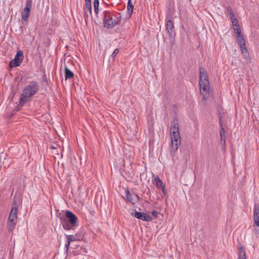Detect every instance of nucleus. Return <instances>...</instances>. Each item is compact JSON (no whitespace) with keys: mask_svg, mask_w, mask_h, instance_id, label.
Listing matches in <instances>:
<instances>
[{"mask_svg":"<svg viewBox=\"0 0 259 259\" xmlns=\"http://www.w3.org/2000/svg\"><path fill=\"white\" fill-rule=\"evenodd\" d=\"M206 98H203V100H206Z\"/></svg>","mask_w":259,"mask_h":259,"instance_id":"c9c22d12","label":"nucleus"},{"mask_svg":"<svg viewBox=\"0 0 259 259\" xmlns=\"http://www.w3.org/2000/svg\"><path fill=\"white\" fill-rule=\"evenodd\" d=\"M39 90L38 82L35 81L30 82L29 84L26 86L23 90L21 97H31L34 95Z\"/></svg>","mask_w":259,"mask_h":259,"instance_id":"39448f33","label":"nucleus"},{"mask_svg":"<svg viewBox=\"0 0 259 259\" xmlns=\"http://www.w3.org/2000/svg\"><path fill=\"white\" fill-rule=\"evenodd\" d=\"M118 53H119V50L118 49H115L111 55L112 57L113 58H114L116 57V56L118 54Z\"/></svg>","mask_w":259,"mask_h":259,"instance_id":"bb28decb","label":"nucleus"},{"mask_svg":"<svg viewBox=\"0 0 259 259\" xmlns=\"http://www.w3.org/2000/svg\"><path fill=\"white\" fill-rule=\"evenodd\" d=\"M13 206L11 210L8 221V228L10 232H12L16 225L17 219V208L16 206V202L14 201Z\"/></svg>","mask_w":259,"mask_h":259,"instance_id":"20e7f679","label":"nucleus"},{"mask_svg":"<svg viewBox=\"0 0 259 259\" xmlns=\"http://www.w3.org/2000/svg\"><path fill=\"white\" fill-rule=\"evenodd\" d=\"M132 215L139 220L146 222H150L152 220L151 217L148 213L144 212H139L136 210H134Z\"/></svg>","mask_w":259,"mask_h":259,"instance_id":"1a4fd4ad","label":"nucleus"},{"mask_svg":"<svg viewBox=\"0 0 259 259\" xmlns=\"http://www.w3.org/2000/svg\"><path fill=\"white\" fill-rule=\"evenodd\" d=\"M23 54L22 51H18L14 59L11 60L9 63V67L12 68L15 67L19 66L21 64L23 59Z\"/></svg>","mask_w":259,"mask_h":259,"instance_id":"0eeeda50","label":"nucleus"},{"mask_svg":"<svg viewBox=\"0 0 259 259\" xmlns=\"http://www.w3.org/2000/svg\"><path fill=\"white\" fill-rule=\"evenodd\" d=\"M13 117L12 115L11 114H10L7 115V118L8 119H10Z\"/></svg>","mask_w":259,"mask_h":259,"instance_id":"2f4dec72","label":"nucleus"},{"mask_svg":"<svg viewBox=\"0 0 259 259\" xmlns=\"http://www.w3.org/2000/svg\"><path fill=\"white\" fill-rule=\"evenodd\" d=\"M170 131L171 139V152H175L178 150L181 142L179 122L176 117H174L171 122Z\"/></svg>","mask_w":259,"mask_h":259,"instance_id":"f03ea898","label":"nucleus"},{"mask_svg":"<svg viewBox=\"0 0 259 259\" xmlns=\"http://www.w3.org/2000/svg\"><path fill=\"white\" fill-rule=\"evenodd\" d=\"M28 99L29 98H20L19 104L12 110L10 114H11L13 116L15 114L16 112L19 111L21 107L29 101Z\"/></svg>","mask_w":259,"mask_h":259,"instance_id":"ddd939ff","label":"nucleus"},{"mask_svg":"<svg viewBox=\"0 0 259 259\" xmlns=\"http://www.w3.org/2000/svg\"><path fill=\"white\" fill-rule=\"evenodd\" d=\"M159 189H160L162 192V193H163L164 195H166V190H165V186L164 185L163 186L159 188Z\"/></svg>","mask_w":259,"mask_h":259,"instance_id":"c85d7f7f","label":"nucleus"},{"mask_svg":"<svg viewBox=\"0 0 259 259\" xmlns=\"http://www.w3.org/2000/svg\"><path fill=\"white\" fill-rule=\"evenodd\" d=\"M85 1H91V0H85Z\"/></svg>","mask_w":259,"mask_h":259,"instance_id":"4c0bfd02","label":"nucleus"},{"mask_svg":"<svg viewBox=\"0 0 259 259\" xmlns=\"http://www.w3.org/2000/svg\"><path fill=\"white\" fill-rule=\"evenodd\" d=\"M99 0H94V10H95V12L96 14H98L99 13Z\"/></svg>","mask_w":259,"mask_h":259,"instance_id":"4be33fe9","label":"nucleus"},{"mask_svg":"<svg viewBox=\"0 0 259 259\" xmlns=\"http://www.w3.org/2000/svg\"><path fill=\"white\" fill-rule=\"evenodd\" d=\"M124 199L129 202H131L133 204H134L135 203L133 202V198L132 196L131 193L130 192L129 190L128 189L125 190V196L124 197Z\"/></svg>","mask_w":259,"mask_h":259,"instance_id":"a211bd4d","label":"nucleus"},{"mask_svg":"<svg viewBox=\"0 0 259 259\" xmlns=\"http://www.w3.org/2000/svg\"><path fill=\"white\" fill-rule=\"evenodd\" d=\"M152 214L154 217L156 218L158 217V212L156 210H153L152 211Z\"/></svg>","mask_w":259,"mask_h":259,"instance_id":"c756f323","label":"nucleus"},{"mask_svg":"<svg viewBox=\"0 0 259 259\" xmlns=\"http://www.w3.org/2000/svg\"><path fill=\"white\" fill-rule=\"evenodd\" d=\"M240 48L241 52L242 54L244 55L245 58L246 60H247L248 59H250L248 50L246 47V45L244 44V46H240Z\"/></svg>","mask_w":259,"mask_h":259,"instance_id":"f3484780","label":"nucleus"},{"mask_svg":"<svg viewBox=\"0 0 259 259\" xmlns=\"http://www.w3.org/2000/svg\"><path fill=\"white\" fill-rule=\"evenodd\" d=\"M32 7V2L31 0H27L25 8L23 9L21 13L22 20L24 21H27L30 14V10Z\"/></svg>","mask_w":259,"mask_h":259,"instance_id":"6e6552de","label":"nucleus"},{"mask_svg":"<svg viewBox=\"0 0 259 259\" xmlns=\"http://www.w3.org/2000/svg\"><path fill=\"white\" fill-rule=\"evenodd\" d=\"M84 10H86L87 9L89 12V13L91 15H92V3L91 1H85V5L83 8Z\"/></svg>","mask_w":259,"mask_h":259,"instance_id":"aec40b11","label":"nucleus"},{"mask_svg":"<svg viewBox=\"0 0 259 259\" xmlns=\"http://www.w3.org/2000/svg\"><path fill=\"white\" fill-rule=\"evenodd\" d=\"M200 91L203 97L209 96V82L206 71L202 67H199Z\"/></svg>","mask_w":259,"mask_h":259,"instance_id":"7ed1b4c3","label":"nucleus"},{"mask_svg":"<svg viewBox=\"0 0 259 259\" xmlns=\"http://www.w3.org/2000/svg\"><path fill=\"white\" fill-rule=\"evenodd\" d=\"M236 34L237 36V42L239 46H244V44H245V41L242 33L238 32V33H236Z\"/></svg>","mask_w":259,"mask_h":259,"instance_id":"4468645a","label":"nucleus"},{"mask_svg":"<svg viewBox=\"0 0 259 259\" xmlns=\"http://www.w3.org/2000/svg\"><path fill=\"white\" fill-rule=\"evenodd\" d=\"M153 183L159 189L164 186L162 181L158 177H156L154 178Z\"/></svg>","mask_w":259,"mask_h":259,"instance_id":"6ab92c4d","label":"nucleus"},{"mask_svg":"<svg viewBox=\"0 0 259 259\" xmlns=\"http://www.w3.org/2000/svg\"><path fill=\"white\" fill-rule=\"evenodd\" d=\"M84 19L85 20V21H87V19L89 17V15H88V14L87 13V12H86V10H84Z\"/></svg>","mask_w":259,"mask_h":259,"instance_id":"7c9ffc66","label":"nucleus"},{"mask_svg":"<svg viewBox=\"0 0 259 259\" xmlns=\"http://www.w3.org/2000/svg\"><path fill=\"white\" fill-rule=\"evenodd\" d=\"M70 242H69V241H66V243L65 245V248L67 250H68L69 249V246H70Z\"/></svg>","mask_w":259,"mask_h":259,"instance_id":"cd10ccee","label":"nucleus"},{"mask_svg":"<svg viewBox=\"0 0 259 259\" xmlns=\"http://www.w3.org/2000/svg\"><path fill=\"white\" fill-rule=\"evenodd\" d=\"M119 20L114 19L109 12H105L104 17V25L105 27L111 28L118 23Z\"/></svg>","mask_w":259,"mask_h":259,"instance_id":"423d86ee","label":"nucleus"},{"mask_svg":"<svg viewBox=\"0 0 259 259\" xmlns=\"http://www.w3.org/2000/svg\"><path fill=\"white\" fill-rule=\"evenodd\" d=\"M51 149H57V147L54 146H51Z\"/></svg>","mask_w":259,"mask_h":259,"instance_id":"72a5a7b5","label":"nucleus"},{"mask_svg":"<svg viewBox=\"0 0 259 259\" xmlns=\"http://www.w3.org/2000/svg\"><path fill=\"white\" fill-rule=\"evenodd\" d=\"M233 29L234 30L235 34L238 33V32L240 33L241 32L239 23L233 25Z\"/></svg>","mask_w":259,"mask_h":259,"instance_id":"5701e85b","label":"nucleus"},{"mask_svg":"<svg viewBox=\"0 0 259 259\" xmlns=\"http://www.w3.org/2000/svg\"><path fill=\"white\" fill-rule=\"evenodd\" d=\"M230 19L232 22L233 26L239 23L238 19L236 18L235 16L230 17Z\"/></svg>","mask_w":259,"mask_h":259,"instance_id":"b1692460","label":"nucleus"},{"mask_svg":"<svg viewBox=\"0 0 259 259\" xmlns=\"http://www.w3.org/2000/svg\"><path fill=\"white\" fill-rule=\"evenodd\" d=\"M14 99V98H11L12 101H13V102H14V101H13V99Z\"/></svg>","mask_w":259,"mask_h":259,"instance_id":"e433bc0d","label":"nucleus"},{"mask_svg":"<svg viewBox=\"0 0 259 259\" xmlns=\"http://www.w3.org/2000/svg\"><path fill=\"white\" fill-rule=\"evenodd\" d=\"M238 255V259H246L245 249L241 246L239 247Z\"/></svg>","mask_w":259,"mask_h":259,"instance_id":"2eb2a0df","label":"nucleus"},{"mask_svg":"<svg viewBox=\"0 0 259 259\" xmlns=\"http://www.w3.org/2000/svg\"><path fill=\"white\" fill-rule=\"evenodd\" d=\"M65 79H70L74 76V73L69 68L65 66Z\"/></svg>","mask_w":259,"mask_h":259,"instance_id":"dca6fc26","label":"nucleus"},{"mask_svg":"<svg viewBox=\"0 0 259 259\" xmlns=\"http://www.w3.org/2000/svg\"><path fill=\"white\" fill-rule=\"evenodd\" d=\"M253 215L254 221V227L256 226L258 228L255 229L256 233H259V205L255 204L253 209Z\"/></svg>","mask_w":259,"mask_h":259,"instance_id":"9b49d317","label":"nucleus"},{"mask_svg":"<svg viewBox=\"0 0 259 259\" xmlns=\"http://www.w3.org/2000/svg\"><path fill=\"white\" fill-rule=\"evenodd\" d=\"M57 217L65 230H74L77 225V217L70 210H66L65 215L59 213Z\"/></svg>","mask_w":259,"mask_h":259,"instance_id":"f257e3e1","label":"nucleus"},{"mask_svg":"<svg viewBox=\"0 0 259 259\" xmlns=\"http://www.w3.org/2000/svg\"><path fill=\"white\" fill-rule=\"evenodd\" d=\"M219 116V124L220 126L221 127V131H220V138H221V144L225 146L226 144V131L223 127V123H222V116L221 115L220 111H219V114L218 115Z\"/></svg>","mask_w":259,"mask_h":259,"instance_id":"9d476101","label":"nucleus"},{"mask_svg":"<svg viewBox=\"0 0 259 259\" xmlns=\"http://www.w3.org/2000/svg\"><path fill=\"white\" fill-rule=\"evenodd\" d=\"M227 11H228V13H229L230 17H232V16H233L235 15L234 13L232 11V9L230 7H228L227 8Z\"/></svg>","mask_w":259,"mask_h":259,"instance_id":"a878e982","label":"nucleus"},{"mask_svg":"<svg viewBox=\"0 0 259 259\" xmlns=\"http://www.w3.org/2000/svg\"><path fill=\"white\" fill-rule=\"evenodd\" d=\"M174 26L172 21L171 20L167 21L166 24V30L169 36L172 38L175 36Z\"/></svg>","mask_w":259,"mask_h":259,"instance_id":"f8f14e48","label":"nucleus"},{"mask_svg":"<svg viewBox=\"0 0 259 259\" xmlns=\"http://www.w3.org/2000/svg\"><path fill=\"white\" fill-rule=\"evenodd\" d=\"M3 153H2V154H1V155H0V159H1V158H2V156H3Z\"/></svg>","mask_w":259,"mask_h":259,"instance_id":"f704fd0d","label":"nucleus"},{"mask_svg":"<svg viewBox=\"0 0 259 259\" xmlns=\"http://www.w3.org/2000/svg\"><path fill=\"white\" fill-rule=\"evenodd\" d=\"M134 196L137 198L138 200H140L141 199L137 194H134Z\"/></svg>","mask_w":259,"mask_h":259,"instance_id":"473e14b6","label":"nucleus"},{"mask_svg":"<svg viewBox=\"0 0 259 259\" xmlns=\"http://www.w3.org/2000/svg\"><path fill=\"white\" fill-rule=\"evenodd\" d=\"M127 11L128 13L131 15L133 11L134 6L132 4L131 0H128L127 2Z\"/></svg>","mask_w":259,"mask_h":259,"instance_id":"412c9836","label":"nucleus"},{"mask_svg":"<svg viewBox=\"0 0 259 259\" xmlns=\"http://www.w3.org/2000/svg\"><path fill=\"white\" fill-rule=\"evenodd\" d=\"M67 237V240L69 241V242L71 243V242H73L74 241H76V239L74 236L72 235H66Z\"/></svg>","mask_w":259,"mask_h":259,"instance_id":"393cba45","label":"nucleus"}]
</instances>
